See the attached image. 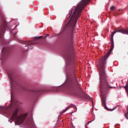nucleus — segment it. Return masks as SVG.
I'll list each match as a JSON object with an SVG mask.
<instances>
[{
    "label": "nucleus",
    "instance_id": "obj_1",
    "mask_svg": "<svg viewBox=\"0 0 128 128\" xmlns=\"http://www.w3.org/2000/svg\"><path fill=\"white\" fill-rule=\"evenodd\" d=\"M90 1V0H82L78 4V6L75 9L72 17L68 22L69 24H71L72 26L76 24L78 20V18L80 16V14H82V10L84 8V7Z\"/></svg>",
    "mask_w": 128,
    "mask_h": 128
},
{
    "label": "nucleus",
    "instance_id": "obj_2",
    "mask_svg": "<svg viewBox=\"0 0 128 128\" xmlns=\"http://www.w3.org/2000/svg\"><path fill=\"white\" fill-rule=\"evenodd\" d=\"M108 53L106 55L102 57L100 62L98 64L99 68V74H100V80H104L106 78V73L104 72V68H106V60L108 58Z\"/></svg>",
    "mask_w": 128,
    "mask_h": 128
},
{
    "label": "nucleus",
    "instance_id": "obj_3",
    "mask_svg": "<svg viewBox=\"0 0 128 128\" xmlns=\"http://www.w3.org/2000/svg\"><path fill=\"white\" fill-rule=\"evenodd\" d=\"M18 110L16 109L15 110L12 114V116L11 118L12 120L14 122V120H16L15 124H22L24 122V119L26 118V114H21L20 116H18Z\"/></svg>",
    "mask_w": 128,
    "mask_h": 128
},
{
    "label": "nucleus",
    "instance_id": "obj_4",
    "mask_svg": "<svg viewBox=\"0 0 128 128\" xmlns=\"http://www.w3.org/2000/svg\"><path fill=\"white\" fill-rule=\"evenodd\" d=\"M116 32H122V34H128V30L124 29H118L116 31L112 32L110 40H114V34H116Z\"/></svg>",
    "mask_w": 128,
    "mask_h": 128
},
{
    "label": "nucleus",
    "instance_id": "obj_5",
    "mask_svg": "<svg viewBox=\"0 0 128 128\" xmlns=\"http://www.w3.org/2000/svg\"><path fill=\"white\" fill-rule=\"evenodd\" d=\"M74 106V108L76 109V106H74V104H70L65 110H64L62 112H66V110H68L69 108H73Z\"/></svg>",
    "mask_w": 128,
    "mask_h": 128
},
{
    "label": "nucleus",
    "instance_id": "obj_6",
    "mask_svg": "<svg viewBox=\"0 0 128 128\" xmlns=\"http://www.w3.org/2000/svg\"><path fill=\"white\" fill-rule=\"evenodd\" d=\"M110 42H111V48H110V50H114V40L111 39Z\"/></svg>",
    "mask_w": 128,
    "mask_h": 128
},
{
    "label": "nucleus",
    "instance_id": "obj_7",
    "mask_svg": "<svg viewBox=\"0 0 128 128\" xmlns=\"http://www.w3.org/2000/svg\"><path fill=\"white\" fill-rule=\"evenodd\" d=\"M104 84H105L107 88H114L112 86H110V85L108 84V82H106V81L105 82Z\"/></svg>",
    "mask_w": 128,
    "mask_h": 128
},
{
    "label": "nucleus",
    "instance_id": "obj_8",
    "mask_svg": "<svg viewBox=\"0 0 128 128\" xmlns=\"http://www.w3.org/2000/svg\"><path fill=\"white\" fill-rule=\"evenodd\" d=\"M72 14V10H71V12L69 13V16H70Z\"/></svg>",
    "mask_w": 128,
    "mask_h": 128
},
{
    "label": "nucleus",
    "instance_id": "obj_9",
    "mask_svg": "<svg viewBox=\"0 0 128 128\" xmlns=\"http://www.w3.org/2000/svg\"><path fill=\"white\" fill-rule=\"evenodd\" d=\"M26 48H27L28 50V48H30V45H28V46H25Z\"/></svg>",
    "mask_w": 128,
    "mask_h": 128
},
{
    "label": "nucleus",
    "instance_id": "obj_10",
    "mask_svg": "<svg viewBox=\"0 0 128 128\" xmlns=\"http://www.w3.org/2000/svg\"><path fill=\"white\" fill-rule=\"evenodd\" d=\"M110 10H114V6H112L110 8Z\"/></svg>",
    "mask_w": 128,
    "mask_h": 128
},
{
    "label": "nucleus",
    "instance_id": "obj_11",
    "mask_svg": "<svg viewBox=\"0 0 128 128\" xmlns=\"http://www.w3.org/2000/svg\"><path fill=\"white\" fill-rule=\"evenodd\" d=\"M125 90H126V92H127V94L128 96V88L126 87H125Z\"/></svg>",
    "mask_w": 128,
    "mask_h": 128
},
{
    "label": "nucleus",
    "instance_id": "obj_12",
    "mask_svg": "<svg viewBox=\"0 0 128 128\" xmlns=\"http://www.w3.org/2000/svg\"><path fill=\"white\" fill-rule=\"evenodd\" d=\"M102 102H103L104 104H105V105H106V100H102Z\"/></svg>",
    "mask_w": 128,
    "mask_h": 128
},
{
    "label": "nucleus",
    "instance_id": "obj_13",
    "mask_svg": "<svg viewBox=\"0 0 128 128\" xmlns=\"http://www.w3.org/2000/svg\"><path fill=\"white\" fill-rule=\"evenodd\" d=\"M125 116H126V118H127V120H128V114H125Z\"/></svg>",
    "mask_w": 128,
    "mask_h": 128
},
{
    "label": "nucleus",
    "instance_id": "obj_14",
    "mask_svg": "<svg viewBox=\"0 0 128 128\" xmlns=\"http://www.w3.org/2000/svg\"><path fill=\"white\" fill-rule=\"evenodd\" d=\"M92 122V121H89V122H88V124H90V123Z\"/></svg>",
    "mask_w": 128,
    "mask_h": 128
},
{
    "label": "nucleus",
    "instance_id": "obj_15",
    "mask_svg": "<svg viewBox=\"0 0 128 128\" xmlns=\"http://www.w3.org/2000/svg\"><path fill=\"white\" fill-rule=\"evenodd\" d=\"M8 76H10V80H11L10 76V74H8Z\"/></svg>",
    "mask_w": 128,
    "mask_h": 128
},
{
    "label": "nucleus",
    "instance_id": "obj_16",
    "mask_svg": "<svg viewBox=\"0 0 128 128\" xmlns=\"http://www.w3.org/2000/svg\"><path fill=\"white\" fill-rule=\"evenodd\" d=\"M42 38V36H39V37L38 38Z\"/></svg>",
    "mask_w": 128,
    "mask_h": 128
},
{
    "label": "nucleus",
    "instance_id": "obj_17",
    "mask_svg": "<svg viewBox=\"0 0 128 128\" xmlns=\"http://www.w3.org/2000/svg\"><path fill=\"white\" fill-rule=\"evenodd\" d=\"M127 114H128V108H127Z\"/></svg>",
    "mask_w": 128,
    "mask_h": 128
},
{
    "label": "nucleus",
    "instance_id": "obj_18",
    "mask_svg": "<svg viewBox=\"0 0 128 128\" xmlns=\"http://www.w3.org/2000/svg\"><path fill=\"white\" fill-rule=\"evenodd\" d=\"M47 36H49V35H48V34Z\"/></svg>",
    "mask_w": 128,
    "mask_h": 128
},
{
    "label": "nucleus",
    "instance_id": "obj_19",
    "mask_svg": "<svg viewBox=\"0 0 128 128\" xmlns=\"http://www.w3.org/2000/svg\"><path fill=\"white\" fill-rule=\"evenodd\" d=\"M26 51H28V49L26 50Z\"/></svg>",
    "mask_w": 128,
    "mask_h": 128
}]
</instances>
